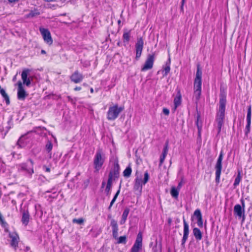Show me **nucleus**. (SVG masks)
<instances>
[{
	"instance_id": "9",
	"label": "nucleus",
	"mask_w": 252,
	"mask_h": 252,
	"mask_svg": "<svg viewBox=\"0 0 252 252\" xmlns=\"http://www.w3.org/2000/svg\"><path fill=\"white\" fill-rule=\"evenodd\" d=\"M120 167L118 161H115L114 163L113 170L110 171L109 174L108 179L114 180L118 178L119 174Z\"/></svg>"
},
{
	"instance_id": "19",
	"label": "nucleus",
	"mask_w": 252,
	"mask_h": 252,
	"mask_svg": "<svg viewBox=\"0 0 252 252\" xmlns=\"http://www.w3.org/2000/svg\"><path fill=\"white\" fill-rule=\"evenodd\" d=\"M30 220V215L28 211H24L22 213V222L25 226L27 225Z\"/></svg>"
},
{
	"instance_id": "13",
	"label": "nucleus",
	"mask_w": 252,
	"mask_h": 252,
	"mask_svg": "<svg viewBox=\"0 0 252 252\" xmlns=\"http://www.w3.org/2000/svg\"><path fill=\"white\" fill-rule=\"evenodd\" d=\"M83 75L76 70L71 75L70 80L75 83H79L83 80Z\"/></svg>"
},
{
	"instance_id": "23",
	"label": "nucleus",
	"mask_w": 252,
	"mask_h": 252,
	"mask_svg": "<svg viewBox=\"0 0 252 252\" xmlns=\"http://www.w3.org/2000/svg\"><path fill=\"white\" fill-rule=\"evenodd\" d=\"M53 148V144L52 143L48 141L45 146V149L47 151L48 153L49 154V157L50 158H52V153L51 152L52 149Z\"/></svg>"
},
{
	"instance_id": "25",
	"label": "nucleus",
	"mask_w": 252,
	"mask_h": 252,
	"mask_svg": "<svg viewBox=\"0 0 252 252\" xmlns=\"http://www.w3.org/2000/svg\"><path fill=\"white\" fill-rule=\"evenodd\" d=\"M179 190H180L175 188L174 187H172L170 191L172 196L175 198H177L179 195Z\"/></svg>"
},
{
	"instance_id": "32",
	"label": "nucleus",
	"mask_w": 252,
	"mask_h": 252,
	"mask_svg": "<svg viewBox=\"0 0 252 252\" xmlns=\"http://www.w3.org/2000/svg\"><path fill=\"white\" fill-rule=\"evenodd\" d=\"M112 183V180H111L110 179L108 180L106 188L105 189V191L108 193L110 190Z\"/></svg>"
},
{
	"instance_id": "18",
	"label": "nucleus",
	"mask_w": 252,
	"mask_h": 252,
	"mask_svg": "<svg viewBox=\"0 0 252 252\" xmlns=\"http://www.w3.org/2000/svg\"><path fill=\"white\" fill-rule=\"evenodd\" d=\"M234 212L237 216L241 218L244 214V209H242L240 205L237 204L234 207Z\"/></svg>"
},
{
	"instance_id": "21",
	"label": "nucleus",
	"mask_w": 252,
	"mask_h": 252,
	"mask_svg": "<svg viewBox=\"0 0 252 252\" xmlns=\"http://www.w3.org/2000/svg\"><path fill=\"white\" fill-rule=\"evenodd\" d=\"M142 242V235L141 232H139L137 236V238L133 246L141 248Z\"/></svg>"
},
{
	"instance_id": "56",
	"label": "nucleus",
	"mask_w": 252,
	"mask_h": 252,
	"mask_svg": "<svg viewBox=\"0 0 252 252\" xmlns=\"http://www.w3.org/2000/svg\"><path fill=\"white\" fill-rule=\"evenodd\" d=\"M171 222V219H169L168 220V223H170Z\"/></svg>"
},
{
	"instance_id": "5",
	"label": "nucleus",
	"mask_w": 252,
	"mask_h": 252,
	"mask_svg": "<svg viewBox=\"0 0 252 252\" xmlns=\"http://www.w3.org/2000/svg\"><path fill=\"white\" fill-rule=\"evenodd\" d=\"M149 179V175L147 171L144 173V178L142 181L141 178L137 177L134 186V189L136 191H138L139 192H141L142 189V185H145L148 181Z\"/></svg>"
},
{
	"instance_id": "52",
	"label": "nucleus",
	"mask_w": 252,
	"mask_h": 252,
	"mask_svg": "<svg viewBox=\"0 0 252 252\" xmlns=\"http://www.w3.org/2000/svg\"><path fill=\"white\" fill-rule=\"evenodd\" d=\"M16 79V76H15L13 78V81H15Z\"/></svg>"
},
{
	"instance_id": "1",
	"label": "nucleus",
	"mask_w": 252,
	"mask_h": 252,
	"mask_svg": "<svg viewBox=\"0 0 252 252\" xmlns=\"http://www.w3.org/2000/svg\"><path fill=\"white\" fill-rule=\"evenodd\" d=\"M202 71L199 65L197 66L196 76L194 81V97L198 101L200 97L202 85Z\"/></svg>"
},
{
	"instance_id": "16",
	"label": "nucleus",
	"mask_w": 252,
	"mask_h": 252,
	"mask_svg": "<svg viewBox=\"0 0 252 252\" xmlns=\"http://www.w3.org/2000/svg\"><path fill=\"white\" fill-rule=\"evenodd\" d=\"M9 237L11 239L10 245L15 249H16L19 241V237L17 234H9Z\"/></svg>"
},
{
	"instance_id": "10",
	"label": "nucleus",
	"mask_w": 252,
	"mask_h": 252,
	"mask_svg": "<svg viewBox=\"0 0 252 252\" xmlns=\"http://www.w3.org/2000/svg\"><path fill=\"white\" fill-rule=\"evenodd\" d=\"M40 32L43 36L44 41L49 45H51L53 43V40L50 32L44 28H40Z\"/></svg>"
},
{
	"instance_id": "45",
	"label": "nucleus",
	"mask_w": 252,
	"mask_h": 252,
	"mask_svg": "<svg viewBox=\"0 0 252 252\" xmlns=\"http://www.w3.org/2000/svg\"><path fill=\"white\" fill-rule=\"evenodd\" d=\"M163 113L166 115H168L169 114V111L167 108H163Z\"/></svg>"
},
{
	"instance_id": "48",
	"label": "nucleus",
	"mask_w": 252,
	"mask_h": 252,
	"mask_svg": "<svg viewBox=\"0 0 252 252\" xmlns=\"http://www.w3.org/2000/svg\"><path fill=\"white\" fill-rule=\"evenodd\" d=\"M81 90V88L80 87H76L74 88V90L76 91H80Z\"/></svg>"
},
{
	"instance_id": "4",
	"label": "nucleus",
	"mask_w": 252,
	"mask_h": 252,
	"mask_svg": "<svg viewBox=\"0 0 252 252\" xmlns=\"http://www.w3.org/2000/svg\"><path fill=\"white\" fill-rule=\"evenodd\" d=\"M105 160V155L101 149H98L95 155L94 164L95 169L98 171L102 166Z\"/></svg>"
},
{
	"instance_id": "26",
	"label": "nucleus",
	"mask_w": 252,
	"mask_h": 252,
	"mask_svg": "<svg viewBox=\"0 0 252 252\" xmlns=\"http://www.w3.org/2000/svg\"><path fill=\"white\" fill-rule=\"evenodd\" d=\"M0 93L5 100L6 104H9L10 103L9 98L8 94L5 93V91L3 89H1L0 90Z\"/></svg>"
},
{
	"instance_id": "12",
	"label": "nucleus",
	"mask_w": 252,
	"mask_h": 252,
	"mask_svg": "<svg viewBox=\"0 0 252 252\" xmlns=\"http://www.w3.org/2000/svg\"><path fill=\"white\" fill-rule=\"evenodd\" d=\"M18 85V98L19 99L24 100L26 96L28 95L25 91L22 83L21 81H19Z\"/></svg>"
},
{
	"instance_id": "51",
	"label": "nucleus",
	"mask_w": 252,
	"mask_h": 252,
	"mask_svg": "<svg viewBox=\"0 0 252 252\" xmlns=\"http://www.w3.org/2000/svg\"><path fill=\"white\" fill-rule=\"evenodd\" d=\"M105 183L104 182H103L102 184V187H104V186H105Z\"/></svg>"
},
{
	"instance_id": "28",
	"label": "nucleus",
	"mask_w": 252,
	"mask_h": 252,
	"mask_svg": "<svg viewBox=\"0 0 252 252\" xmlns=\"http://www.w3.org/2000/svg\"><path fill=\"white\" fill-rule=\"evenodd\" d=\"M131 173V169L130 166H128L123 172V175L126 177H128L130 176Z\"/></svg>"
},
{
	"instance_id": "7",
	"label": "nucleus",
	"mask_w": 252,
	"mask_h": 252,
	"mask_svg": "<svg viewBox=\"0 0 252 252\" xmlns=\"http://www.w3.org/2000/svg\"><path fill=\"white\" fill-rule=\"evenodd\" d=\"M223 159V154L221 152L219 158L217 160L216 164L215 165L216 169V181L217 182H219L220 175L221 174V171L222 168V160Z\"/></svg>"
},
{
	"instance_id": "39",
	"label": "nucleus",
	"mask_w": 252,
	"mask_h": 252,
	"mask_svg": "<svg viewBox=\"0 0 252 252\" xmlns=\"http://www.w3.org/2000/svg\"><path fill=\"white\" fill-rule=\"evenodd\" d=\"M251 122H247V124L246 127V131L245 133L247 135L250 131V127H251Z\"/></svg>"
},
{
	"instance_id": "36",
	"label": "nucleus",
	"mask_w": 252,
	"mask_h": 252,
	"mask_svg": "<svg viewBox=\"0 0 252 252\" xmlns=\"http://www.w3.org/2000/svg\"><path fill=\"white\" fill-rule=\"evenodd\" d=\"M194 215L196 217L197 219L202 217L201 212L199 209H197L194 211Z\"/></svg>"
},
{
	"instance_id": "42",
	"label": "nucleus",
	"mask_w": 252,
	"mask_h": 252,
	"mask_svg": "<svg viewBox=\"0 0 252 252\" xmlns=\"http://www.w3.org/2000/svg\"><path fill=\"white\" fill-rule=\"evenodd\" d=\"M38 12H34V11H31L28 15L29 17H33L36 15H39Z\"/></svg>"
},
{
	"instance_id": "17",
	"label": "nucleus",
	"mask_w": 252,
	"mask_h": 252,
	"mask_svg": "<svg viewBox=\"0 0 252 252\" xmlns=\"http://www.w3.org/2000/svg\"><path fill=\"white\" fill-rule=\"evenodd\" d=\"M168 151V141H166L163 150V152L162 154V155L160 156V162H159V166H161L162 163L163 162L164 159L167 154Z\"/></svg>"
},
{
	"instance_id": "29",
	"label": "nucleus",
	"mask_w": 252,
	"mask_h": 252,
	"mask_svg": "<svg viewBox=\"0 0 252 252\" xmlns=\"http://www.w3.org/2000/svg\"><path fill=\"white\" fill-rule=\"evenodd\" d=\"M120 189H119L117 192H116V193L115 194V196H114V198H113V199L112 200L111 203H110V204L108 207V209H110V208H111V207L112 206L113 204H114V203L115 202V201H116L118 195L119 194V193H120Z\"/></svg>"
},
{
	"instance_id": "8",
	"label": "nucleus",
	"mask_w": 252,
	"mask_h": 252,
	"mask_svg": "<svg viewBox=\"0 0 252 252\" xmlns=\"http://www.w3.org/2000/svg\"><path fill=\"white\" fill-rule=\"evenodd\" d=\"M33 165V161L32 159H29L27 162L20 165L21 170L25 171L30 175H32L34 172Z\"/></svg>"
},
{
	"instance_id": "47",
	"label": "nucleus",
	"mask_w": 252,
	"mask_h": 252,
	"mask_svg": "<svg viewBox=\"0 0 252 252\" xmlns=\"http://www.w3.org/2000/svg\"><path fill=\"white\" fill-rule=\"evenodd\" d=\"M44 168H45V171L47 172H49L50 171V168L49 167H46V166H43Z\"/></svg>"
},
{
	"instance_id": "50",
	"label": "nucleus",
	"mask_w": 252,
	"mask_h": 252,
	"mask_svg": "<svg viewBox=\"0 0 252 252\" xmlns=\"http://www.w3.org/2000/svg\"><path fill=\"white\" fill-rule=\"evenodd\" d=\"M8 0L10 2H15V1H18V0Z\"/></svg>"
},
{
	"instance_id": "53",
	"label": "nucleus",
	"mask_w": 252,
	"mask_h": 252,
	"mask_svg": "<svg viewBox=\"0 0 252 252\" xmlns=\"http://www.w3.org/2000/svg\"><path fill=\"white\" fill-rule=\"evenodd\" d=\"M41 53L42 54H45V51L44 50H41Z\"/></svg>"
},
{
	"instance_id": "6",
	"label": "nucleus",
	"mask_w": 252,
	"mask_h": 252,
	"mask_svg": "<svg viewBox=\"0 0 252 252\" xmlns=\"http://www.w3.org/2000/svg\"><path fill=\"white\" fill-rule=\"evenodd\" d=\"M154 60V54H149L143 67L141 68V71H145L152 69L153 66Z\"/></svg>"
},
{
	"instance_id": "46",
	"label": "nucleus",
	"mask_w": 252,
	"mask_h": 252,
	"mask_svg": "<svg viewBox=\"0 0 252 252\" xmlns=\"http://www.w3.org/2000/svg\"><path fill=\"white\" fill-rule=\"evenodd\" d=\"M126 221V220L122 218V219L120 221V224H124L125 223Z\"/></svg>"
},
{
	"instance_id": "30",
	"label": "nucleus",
	"mask_w": 252,
	"mask_h": 252,
	"mask_svg": "<svg viewBox=\"0 0 252 252\" xmlns=\"http://www.w3.org/2000/svg\"><path fill=\"white\" fill-rule=\"evenodd\" d=\"M247 121V122H251V106L250 105L248 107V109Z\"/></svg>"
},
{
	"instance_id": "40",
	"label": "nucleus",
	"mask_w": 252,
	"mask_h": 252,
	"mask_svg": "<svg viewBox=\"0 0 252 252\" xmlns=\"http://www.w3.org/2000/svg\"><path fill=\"white\" fill-rule=\"evenodd\" d=\"M197 223L198 226L200 227H203V220L202 217H200L197 219Z\"/></svg>"
},
{
	"instance_id": "20",
	"label": "nucleus",
	"mask_w": 252,
	"mask_h": 252,
	"mask_svg": "<svg viewBox=\"0 0 252 252\" xmlns=\"http://www.w3.org/2000/svg\"><path fill=\"white\" fill-rule=\"evenodd\" d=\"M181 94L180 92H178L177 95L174 98V108L176 109L181 103Z\"/></svg>"
},
{
	"instance_id": "24",
	"label": "nucleus",
	"mask_w": 252,
	"mask_h": 252,
	"mask_svg": "<svg viewBox=\"0 0 252 252\" xmlns=\"http://www.w3.org/2000/svg\"><path fill=\"white\" fill-rule=\"evenodd\" d=\"M199 119H200V115L199 114H198L197 116L196 124V126H197V127L198 128V136H200L201 130V128H202V124H201V122L199 121Z\"/></svg>"
},
{
	"instance_id": "11",
	"label": "nucleus",
	"mask_w": 252,
	"mask_h": 252,
	"mask_svg": "<svg viewBox=\"0 0 252 252\" xmlns=\"http://www.w3.org/2000/svg\"><path fill=\"white\" fill-rule=\"evenodd\" d=\"M144 42L142 37L137 39V43L135 45L136 47V57L135 59L137 60L140 57L143 48Z\"/></svg>"
},
{
	"instance_id": "27",
	"label": "nucleus",
	"mask_w": 252,
	"mask_h": 252,
	"mask_svg": "<svg viewBox=\"0 0 252 252\" xmlns=\"http://www.w3.org/2000/svg\"><path fill=\"white\" fill-rule=\"evenodd\" d=\"M130 31H125L123 34V39L124 42H128L130 38Z\"/></svg>"
},
{
	"instance_id": "3",
	"label": "nucleus",
	"mask_w": 252,
	"mask_h": 252,
	"mask_svg": "<svg viewBox=\"0 0 252 252\" xmlns=\"http://www.w3.org/2000/svg\"><path fill=\"white\" fill-rule=\"evenodd\" d=\"M124 109V107H118L117 104L110 106L107 114V119L110 121L115 120L118 117L120 113L123 111Z\"/></svg>"
},
{
	"instance_id": "14",
	"label": "nucleus",
	"mask_w": 252,
	"mask_h": 252,
	"mask_svg": "<svg viewBox=\"0 0 252 252\" xmlns=\"http://www.w3.org/2000/svg\"><path fill=\"white\" fill-rule=\"evenodd\" d=\"M184 222V235L182 240V244L184 245L188 238L189 234V227L188 223L186 222L185 219H183Z\"/></svg>"
},
{
	"instance_id": "58",
	"label": "nucleus",
	"mask_w": 252,
	"mask_h": 252,
	"mask_svg": "<svg viewBox=\"0 0 252 252\" xmlns=\"http://www.w3.org/2000/svg\"><path fill=\"white\" fill-rule=\"evenodd\" d=\"M1 194H2L1 192V191L0 190V197H1Z\"/></svg>"
},
{
	"instance_id": "41",
	"label": "nucleus",
	"mask_w": 252,
	"mask_h": 252,
	"mask_svg": "<svg viewBox=\"0 0 252 252\" xmlns=\"http://www.w3.org/2000/svg\"><path fill=\"white\" fill-rule=\"evenodd\" d=\"M141 249V248L136 247L135 246H133L131 249L130 252H139Z\"/></svg>"
},
{
	"instance_id": "44",
	"label": "nucleus",
	"mask_w": 252,
	"mask_h": 252,
	"mask_svg": "<svg viewBox=\"0 0 252 252\" xmlns=\"http://www.w3.org/2000/svg\"><path fill=\"white\" fill-rule=\"evenodd\" d=\"M184 184V182H183V180L182 179V180L178 184V185L177 186V188L176 189H178L179 190L181 188L183 184Z\"/></svg>"
},
{
	"instance_id": "55",
	"label": "nucleus",
	"mask_w": 252,
	"mask_h": 252,
	"mask_svg": "<svg viewBox=\"0 0 252 252\" xmlns=\"http://www.w3.org/2000/svg\"><path fill=\"white\" fill-rule=\"evenodd\" d=\"M118 23L119 25H120L121 24V20H118Z\"/></svg>"
},
{
	"instance_id": "43",
	"label": "nucleus",
	"mask_w": 252,
	"mask_h": 252,
	"mask_svg": "<svg viewBox=\"0 0 252 252\" xmlns=\"http://www.w3.org/2000/svg\"><path fill=\"white\" fill-rule=\"evenodd\" d=\"M113 235L115 238H116L118 236V228L112 230Z\"/></svg>"
},
{
	"instance_id": "35",
	"label": "nucleus",
	"mask_w": 252,
	"mask_h": 252,
	"mask_svg": "<svg viewBox=\"0 0 252 252\" xmlns=\"http://www.w3.org/2000/svg\"><path fill=\"white\" fill-rule=\"evenodd\" d=\"M170 70V67L169 64L166 63L165 67L164 68V76H166Z\"/></svg>"
},
{
	"instance_id": "34",
	"label": "nucleus",
	"mask_w": 252,
	"mask_h": 252,
	"mask_svg": "<svg viewBox=\"0 0 252 252\" xmlns=\"http://www.w3.org/2000/svg\"><path fill=\"white\" fill-rule=\"evenodd\" d=\"M111 226L112 227V230L118 228L117 221L114 219L111 220Z\"/></svg>"
},
{
	"instance_id": "59",
	"label": "nucleus",
	"mask_w": 252,
	"mask_h": 252,
	"mask_svg": "<svg viewBox=\"0 0 252 252\" xmlns=\"http://www.w3.org/2000/svg\"><path fill=\"white\" fill-rule=\"evenodd\" d=\"M242 205H243V207H244V203L243 202H242Z\"/></svg>"
},
{
	"instance_id": "54",
	"label": "nucleus",
	"mask_w": 252,
	"mask_h": 252,
	"mask_svg": "<svg viewBox=\"0 0 252 252\" xmlns=\"http://www.w3.org/2000/svg\"><path fill=\"white\" fill-rule=\"evenodd\" d=\"M91 92L92 93H93L94 92V90H93V88H91Z\"/></svg>"
},
{
	"instance_id": "49",
	"label": "nucleus",
	"mask_w": 252,
	"mask_h": 252,
	"mask_svg": "<svg viewBox=\"0 0 252 252\" xmlns=\"http://www.w3.org/2000/svg\"><path fill=\"white\" fill-rule=\"evenodd\" d=\"M184 2H185V0H182V6H181V8H182V9L183 8V4H184Z\"/></svg>"
},
{
	"instance_id": "2",
	"label": "nucleus",
	"mask_w": 252,
	"mask_h": 252,
	"mask_svg": "<svg viewBox=\"0 0 252 252\" xmlns=\"http://www.w3.org/2000/svg\"><path fill=\"white\" fill-rule=\"evenodd\" d=\"M226 99L222 96L220 100L219 110L218 113L217 122L218 125V133L221 130V128L223 124L224 113L225 109Z\"/></svg>"
},
{
	"instance_id": "33",
	"label": "nucleus",
	"mask_w": 252,
	"mask_h": 252,
	"mask_svg": "<svg viewBox=\"0 0 252 252\" xmlns=\"http://www.w3.org/2000/svg\"><path fill=\"white\" fill-rule=\"evenodd\" d=\"M129 212V209H128V208L125 209L123 213L122 218L126 220V218L128 215Z\"/></svg>"
},
{
	"instance_id": "37",
	"label": "nucleus",
	"mask_w": 252,
	"mask_h": 252,
	"mask_svg": "<svg viewBox=\"0 0 252 252\" xmlns=\"http://www.w3.org/2000/svg\"><path fill=\"white\" fill-rule=\"evenodd\" d=\"M72 221L74 223H76L79 224H81L83 223L84 220L82 218L78 219H74Z\"/></svg>"
},
{
	"instance_id": "38",
	"label": "nucleus",
	"mask_w": 252,
	"mask_h": 252,
	"mask_svg": "<svg viewBox=\"0 0 252 252\" xmlns=\"http://www.w3.org/2000/svg\"><path fill=\"white\" fill-rule=\"evenodd\" d=\"M126 243V237L125 236H121L119 238L118 243Z\"/></svg>"
},
{
	"instance_id": "22",
	"label": "nucleus",
	"mask_w": 252,
	"mask_h": 252,
	"mask_svg": "<svg viewBox=\"0 0 252 252\" xmlns=\"http://www.w3.org/2000/svg\"><path fill=\"white\" fill-rule=\"evenodd\" d=\"M193 234L197 240H200L202 238V233L197 228H194L193 229Z\"/></svg>"
},
{
	"instance_id": "15",
	"label": "nucleus",
	"mask_w": 252,
	"mask_h": 252,
	"mask_svg": "<svg viewBox=\"0 0 252 252\" xmlns=\"http://www.w3.org/2000/svg\"><path fill=\"white\" fill-rule=\"evenodd\" d=\"M30 71V70L28 69H24L21 74L23 83L27 86H30L31 84V80L29 78H28V75Z\"/></svg>"
},
{
	"instance_id": "57",
	"label": "nucleus",
	"mask_w": 252,
	"mask_h": 252,
	"mask_svg": "<svg viewBox=\"0 0 252 252\" xmlns=\"http://www.w3.org/2000/svg\"><path fill=\"white\" fill-rule=\"evenodd\" d=\"M80 173H77V175H76V177H77L78 176H79V175H80Z\"/></svg>"
},
{
	"instance_id": "31",
	"label": "nucleus",
	"mask_w": 252,
	"mask_h": 252,
	"mask_svg": "<svg viewBox=\"0 0 252 252\" xmlns=\"http://www.w3.org/2000/svg\"><path fill=\"white\" fill-rule=\"evenodd\" d=\"M241 180V177L240 175V173H239L237 177L236 178V179L235 180L234 186H237V185H238L239 184V183H240Z\"/></svg>"
}]
</instances>
